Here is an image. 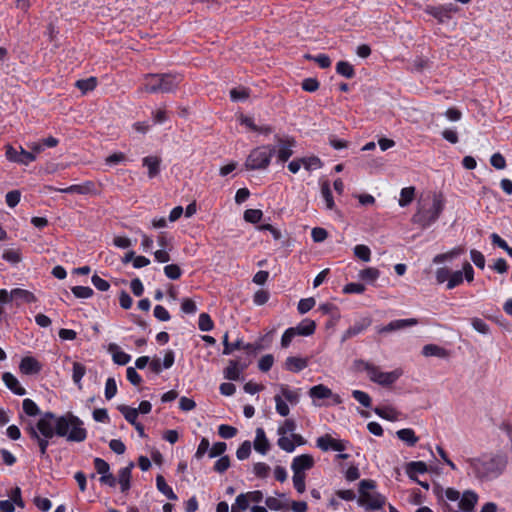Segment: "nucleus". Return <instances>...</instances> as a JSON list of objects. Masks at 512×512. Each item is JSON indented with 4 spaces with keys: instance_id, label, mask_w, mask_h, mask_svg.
Returning <instances> with one entry per match:
<instances>
[{
    "instance_id": "c03bdc74",
    "label": "nucleus",
    "mask_w": 512,
    "mask_h": 512,
    "mask_svg": "<svg viewBox=\"0 0 512 512\" xmlns=\"http://www.w3.org/2000/svg\"><path fill=\"white\" fill-rule=\"evenodd\" d=\"M379 275H380L379 270L376 269V268H373V267H369V268L363 269L359 273V277L362 280H365V281H368V282L375 281L379 277Z\"/></svg>"
},
{
    "instance_id": "c756f323",
    "label": "nucleus",
    "mask_w": 512,
    "mask_h": 512,
    "mask_svg": "<svg viewBox=\"0 0 512 512\" xmlns=\"http://www.w3.org/2000/svg\"><path fill=\"white\" fill-rule=\"evenodd\" d=\"M462 253H464V248H462V247L453 248L452 250H450V251H448L446 253H442V254L436 255L433 258V263L440 264V263H443L445 261H451L454 258H456L459 255H461Z\"/></svg>"
},
{
    "instance_id": "680f3d73",
    "label": "nucleus",
    "mask_w": 512,
    "mask_h": 512,
    "mask_svg": "<svg viewBox=\"0 0 512 512\" xmlns=\"http://www.w3.org/2000/svg\"><path fill=\"white\" fill-rule=\"evenodd\" d=\"M427 12L436 18L439 22H444L445 20L449 19L448 14H446V11L442 9L441 6L437 7H430L427 9Z\"/></svg>"
},
{
    "instance_id": "f257e3e1",
    "label": "nucleus",
    "mask_w": 512,
    "mask_h": 512,
    "mask_svg": "<svg viewBox=\"0 0 512 512\" xmlns=\"http://www.w3.org/2000/svg\"><path fill=\"white\" fill-rule=\"evenodd\" d=\"M83 425V421L71 412L62 416L45 412L35 424L29 422L24 430L38 445L41 456H45L49 440L54 436L66 438L69 442H83L87 437V431Z\"/></svg>"
},
{
    "instance_id": "2f4dec72",
    "label": "nucleus",
    "mask_w": 512,
    "mask_h": 512,
    "mask_svg": "<svg viewBox=\"0 0 512 512\" xmlns=\"http://www.w3.org/2000/svg\"><path fill=\"white\" fill-rule=\"evenodd\" d=\"M118 410L131 425H136L138 418V410L127 405H119Z\"/></svg>"
},
{
    "instance_id": "ddd939ff",
    "label": "nucleus",
    "mask_w": 512,
    "mask_h": 512,
    "mask_svg": "<svg viewBox=\"0 0 512 512\" xmlns=\"http://www.w3.org/2000/svg\"><path fill=\"white\" fill-rule=\"evenodd\" d=\"M19 368L23 374L33 375L41 371L42 365L34 357L27 356L21 360Z\"/></svg>"
},
{
    "instance_id": "b1692460",
    "label": "nucleus",
    "mask_w": 512,
    "mask_h": 512,
    "mask_svg": "<svg viewBox=\"0 0 512 512\" xmlns=\"http://www.w3.org/2000/svg\"><path fill=\"white\" fill-rule=\"evenodd\" d=\"M397 437L408 446L413 447L419 440L411 428L400 429L396 432Z\"/></svg>"
},
{
    "instance_id": "37998d69",
    "label": "nucleus",
    "mask_w": 512,
    "mask_h": 512,
    "mask_svg": "<svg viewBox=\"0 0 512 512\" xmlns=\"http://www.w3.org/2000/svg\"><path fill=\"white\" fill-rule=\"evenodd\" d=\"M198 326L201 331L208 332L213 329L214 323L207 313H201L199 315Z\"/></svg>"
},
{
    "instance_id": "473e14b6",
    "label": "nucleus",
    "mask_w": 512,
    "mask_h": 512,
    "mask_svg": "<svg viewBox=\"0 0 512 512\" xmlns=\"http://www.w3.org/2000/svg\"><path fill=\"white\" fill-rule=\"evenodd\" d=\"M278 496L279 498L272 496L266 498L265 504L269 509L273 511H281L287 508V503L281 500V498L285 499V494H278Z\"/></svg>"
},
{
    "instance_id": "603ef678",
    "label": "nucleus",
    "mask_w": 512,
    "mask_h": 512,
    "mask_svg": "<svg viewBox=\"0 0 512 512\" xmlns=\"http://www.w3.org/2000/svg\"><path fill=\"white\" fill-rule=\"evenodd\" d=\"M463 282V272L458 270L453 273L450 272L447 282V289L451 290Z\"/></svg>"
},
{
    "instance_id": "a211bd4d",
    "label": "nucleus",
    "mask_w": 512,
    "mask_h": 512,
    "mask_svg": "<svg viewBox=\"0 0 512 512\" xmlns=\"http://www.w3.org/2000/svg\"><path fill=\"white\" fill-rule=\"evenodd\" d=\"M308 366L306 358L290 356L285 360L284 367L286 370L297 373Z\"/></svg>"
},
{
    "instance_id": "2eb2a0df",
    "label": "nucleus",
    "mask_w": 512,
    "mask_h": 512,
    "mask_svg": "<svg viewBox=\"0 0 512 512\" xmlns=\"http://www.w3.org/2000/svg\"><path fill=\"white\" fill-rule=\"evenodd\" d=\"M254 449L262 455L267 454L270 449V443L266 438L265 431L263 428L256 429V437L254 440Z\"/></svg>"
},
{
    "instance_id": "cd10ccee",
    "label": "nucleus",
    "mask_w": 512,
    "mask_h": 512,
    "mask_svg": "<svg viewBox=\"0 0 512 512\" xmlns=\"http://www.w3.org/2000/svg\"><path fill=\"white\" fill-rule=\"evenodd\" d=\"M309 395L314 399H326L332 396V390L323 384H318L310 388Z\"/></svg>"
},
{
    "instance_id": "c85d7f7f",
    "label": "nucleus",
    "mask_w": 512,
    "mask_h": 512,
    "mask_svg": "<svg viewBox=\"0 0 512 512\" xmlns=\"http://www.w3.org/2000/svg\"><path fill=\"white\" fill-rule=\"evenodd\" d=\"M86 374V367L80 362H73L72 380L78 389H82V378Z\"/></svg>"
},
{
    "instance_id": "13d9d810",
    "label": "nucleus",
    "mask_w": 512,
    "mask_h": 512,
    "mask_svg": "<svg viewBox=\"0 0 512 512\" xmlns=\"http://www.w3.org/2000/svg\"><path fill=\"white\" fill-rule=\"evenodd\" d=\"M315 303V299L312 297L304 298L299 301L297 309L300 314H305L315 306Z\"/></svg>"
},
{
    "instance_id": "f8f14e48",
    "label": "nucleus",
    "mask_w": 512,
    "mask_h": 512,
    "mask_svg": "<svg viewBox=\"0 0 512 512\" xmlns=\"http://www.w3.org/2000/svg\"><path fill=\"white\" fill-rule=\"evenodd\" d=\"M477 502L478 495L472 490H466L459 501V511L474 512Z\"/></svg>"
},
{
    "instance_id": "423d86ee",
    "label": "nucleus",
    "mask_w": 512,
    "mask_h": 512,
    "mask_svg": "<svg viewBox=\"0 0 512 512\" xmlns=\"http://www.w3.org/2000/svg\"><path fill=\"white\" fill-rule=\"evenodd\" d=\"M359 370H364L367 372L369 379L372 382H375L381 386H390L394 384L403 374L401 369H395L390 372H382L380 369L364 360H359L356 362Z\"/></svg>"
},
{
    "instance_id": "a19ab883",
    "label": "nucleus",
    "mask_w": 512,
    "mask_h": 512,
    "mask_svg": "<svg viewBox=\"0 0 512 512\" xmlns=\"http://www.w3.org/2000/svg\"><path fill=\"white\" fill-rule=\"evenodd\" d=\"M76 298L87 299L93 296L94 291L88 286H74L71 289Z\"/></svg>"
},
{
    "instance_id": "dca6fc26",
    "label": "nucleus",
    "mask_w": 512,
    "mask_h": 512,
    "mask_svg": "<svg viewBox=\"0 0 512 512\" xmlns=\"http://www.w3.org/2000/svg\"><path fill=\"white\" fill-rule=\"evenodd\" d=\"M370 324V319H362L361 321L354 323L344 332L342 336V341H346L347 339L362 333L370 326Z\"/></svg>"
},
{
    "instance_id": "bf43d9fd",
    "label": "nucleus",
    "mask_w": 512,
    "mask_h": 512,
    "mask_svg": "<svg viewBox=\"0 0 512 512\" xmlns=\"http://www.w3.org/2000/svg\"><path fill=\"white\" fill-rule=\"evenodd\" d=\"M93 463H94V468H95L96 472L98 474H100L101 476L110 472V466H109L108 462H106L104 459L96 457L94 459Z\"/></svg>"
},
{
    "instance_id": "bb28decb",
    "label": "nucleus",
    "mask_w": 512,
    "mask_h": 512,
    "mask_svg": "<svg viewBox=\"0 0 512 512\" xmlns=\"http://www.w3.org/2000/svg\"><path fill=\"white\" fill-rule=\"evenodd\" d=\"M427 471V465L423 461H412L407 464L406 472L410 479L417 480L415 474H423Z\"/></svg>"
},
{
    "instance_id": "79ce46f5",
    "label": "nucleus",
    "mask_w": 512,
    "mask_h": 512,
    "mask_svg": "<svg viewBox=\"0 0 512 512\" xmlns=\"http://www.w3.org/2000/svg\"><path fill=\"white\" fill-rule=\"evenodd\" d=\"M262 216L263 212L259 209H247L243 217L246 222L256 224L261 220Z\"/></svg>"
},
{
    "instance_id": "20e7f679",
    "label": "nucleus",
    "mask_w": 512,
    "mask_h": 512,
    "mask_svg": "<svg viewBox=\"0 0 512 512\" xmlns=\"http://www.w3.org/2000/svg\"><path fill=\"white\" fill-rule=\"evenodd\" d=\"M181 81L182 76L180 74H146L141 90L148 93H171L178 88Z\"/></svg>"
},
{
    "instance_id": "0eeeda50",
    "label": "nucleus",
    "mask_w": 512,
    "mask_h": 512,
    "mask_svg": "<svg viewBox=\"0 0 512 512\" xmlns=\"http://www.w3.org/2000/svg\"><path fill=\"white\" fill-rule=\"evenodd\" d=\"M276 149L271 145H264L253 149L248 155L245 167L249 170L266 169L275 154Z\"/></svg>"
},
{
    "instance_id": "864d4df0",
    "label": "nucleus",
    "mask_w": 512,
    "mask_h": 512,
    "mask_svg": "<svg viewBox=\"0 0 512 512\" xmlns=\"http://www.w3.org/2000/svg\"><path fill=\"white\" fill-rule=\"evenodd\" d=\"M165 275L172 280H177L180 278L182 271L177 264H169L164 267Z\"/></svg>"
},
{
    "instance_id": "9d476101",
    "label": "nucleus",
    "mask_w": 512,
    "mask_h": 512,
    "mask_svg": "<svg viewBox=\"0 0 512 512\" xmlns=\"http://www.w3.org/2000/svg\"><path fill=\"white\" fill-rule=\"evenodd\" d=\"M314 466V459L309 454H302L296 456L291 464L293 473H304L306 470H310Z\"/></svg>"
},
{
    "instance_id": "69168bd1",
    "label": "nucleus",
    "mask_w": 512,
    "mask_h": 512,
    "mask_svg": "<svg viewBox=\"0 0 512 512\" xmlns=\"http://www.w3.org/2000/svg\"><path fill=\"white\" fill-rule=\"evenodd\" d=\"M2 258L12 264L19 263L21 261V256L18 250L8 249L5 250Z\"/></svg>"
},
{
    "instance_id": "6e6552de",
    "label": "nucleus",
    "mask_w": 512,
    "mask_h": 512,
    "mask_svg": "<svg viewBox=\"0 0 512 512\" xmlns=\"http://www.w3.org/2000/svg\"><path fill=\"white\" fill-rule=\"evenodd\" d=\"M418 321L415 318H409V319H397L393 320L390 323H388L385 326L379 327L377 329V332L379 334H385L390 333L394 331H398L401 329H405L407 327L415 326L417 325Z\"/></svg>"
},
{
    "instance_id": "f704fd0d",
    "label": "nucleus",
    "mask_w": 512,
    "mask_h": 512,
    "mask_svg": "<svg viewBox=\"0 0 512 512\" xmlns=\"http://www.w3.org/2000/svg\"><path fill=\"white\" fill-rule=\"evenodd\" d=\"M415 197V187H405L400 192L399 206L406 207L408 206Z\"/></svg>"
},
{
    "instance_id": "338daca9",
    "label": "nucleus",
    "mask_w": 512,
    "mask_h": 512,
    "mask_svg": "<svg viewBox=\"0 0 512 512\" xmlns=\"http://www.w3.org/2000/svg\"><path fill=\"white\" fill-rule=\"evenodd\" d=\"M20 198H21V193L19 190L9 191L5 196L6 203L11 208L15 207L19 203Z\"/></svg>"
},
{
    "instance_id": "4d7b16f0",
    "label": "nucleus",
    "mask_w": 512,
    "mask_h": 512,
    "mask_svg": "<svg viewBox=\"0 0 512 512\" xmlns=\"http://www.w3.org/2000/svg\"><path fill=\"white\" fill-rule=\"evenodd\" d=\"M251 454V442L244 441L236 451V456L239 460L247 459Z\"/></svg>"
},
{
    "instance_id": "4be33fe9",
    "label": "nucleus",
    "mask_w": 512,
    "mask_h": 512,
    "mask_svg": "<svg viewBox=\"0 0 512 512\" xmlns=\"http://www.w3.org/2000/svg\"><path fill=\"white\" fill-rule=\"evenodd\" d=\"M297 335L300 336H310L315 332L316 323L311 319L302 320L297 326L292 327Z\"/></svg>"
},
{
    "instance_id": "1a4fd4ad",
    "label": "nucleus",
    "mask_w": 512,
    "mask_h": 512,
    "mask_svg": "<svg viewBox=\"0 0 512 512\" xmlns=\"http://www.w3.org/2000/svg\"><path fill=\"white\" fill-rule=\"evenodd\" d=\"M317 446L323 451L331 449L342 452L346 449V442L334 439L329 434H326L317 439Z\"/></svg>"
},
{
    "instance_id": "6e6d98bb",
    "label": "nucleus",
    "mask_w": 512,
    "mask_h": 512,
    "mask_svg": "<svg viewBox=\"0 0 512 512\" xmlns=\"http://www.w3.org/2000/svg\"><path fill=\"white\" fill-rule=\"evenodd\" d=\"M352 396L364 407L369 408L371 406V398L366 392L361 390H354L352 392Z\"/></svg>"
},
{
    "instance_id": "09e8293b",
    "label": "nucleus",
    "mask_w": 512,
    "mask_h": 512,
    "mask_svg": "<svg viewBox=\"0 0 512 512\" xmlns=\"http://www.w3.org/2000/svg\"><path fill=\"white\" fill-rule=\"evenodd\" d=\"M274 401L276 404V411L279 415L286 417L290 413L287 403L282 399L281 395H275Z\"/></svg>"
},
{
    "instance_id": "39448f33",
    "label": "nucleus",
    "mask_w": 512,
    "mask_h": 512,
    "mask_svg": "<svg viewBox=\"0 0 512 512\" xmlns=\"http://www.w3.org/2000/svg\"><path fill=\"white\" fill-rule=\"evenodd\" d=\"M376 487L373 480H362L359 483L358 504L366 510H379L385 504V497L378 492H370Z\"/></svg>"
},
{
    "instance_id": "a18cd8bd",
    "label": "nucleus",
    "mask_w": 512,
    "mask_h": 512,
    "mask_svg": "<svg viewBox=\"0 0 512 512\" xmlns=\"http://www.w3.org/2000/svg\"><path fill=\"white\" fill-rule=\"evenodd\" d=\"M22 407H23V411L28 416H36L40 413V410H39V407L37 406V404L29 398L23 400Z\"/></svg>"
},
{
    "instance_id": "aec40b11",
    "label": "nucleus",
    "mask_w": 512,
    "mask_h": 512,
    "mask_svg": "<svg viewBox=\"0 0 512 512\" xmlns=\"http://www.w3.org/2000/svg\"><path fill=\"white\" fill-rule=\"evenodd\" d=\"M161 159L157 156H147L143 158V166L148 168V177L154 178L160 172Z\"/></svg>"
},
{
    "instance_id": "4c0bfd02",
    "label": "nucleus",
    "mask_w": 512,
    "mask_h": 512,
    "mask_svg": "<svg viewBox=\"0 0 512 512\" xmlns=\"http://www.w3.org/2000/svg\"><path fill=\"white\" fill-rule=\"evenodd\" d=\"M280 392L286 401L295 405L299 402V394L297 391L290 390L286 385H280Z\"/></svg>"
},
{
    "instance_id": "412c9836",
    "label": "nucleus",
    "mask_w": 512,
    "mask_h": 512,
    "mask_svg": "<svg viewBox=\"0 0 512 512\" xmlns=\"http://www.w3.org/2000/svg\"><path fill=\"white\" fill-rule=\"evenodd\" d=\"M93 189H94V183L91 181H87L82 185H71L67 188L56 189V191L61 192V193H68V194L77 193V194L83 195V194L91 193L93 191Z\"/></svg>"
},
{
    "instance_id": "72a5a7b5",
    "label": "nucleus",
    "mask_w": 512,
    "mask_h": 512,
    "mask_svg": "<svg viewBox=\"0 0 512 512\" xmlns=\"http://www.w3.org/2000/svg\"><path fill=\"white\" fill-rule=\"evenodd\" d=\"M374 412L381 418L389 420V421H396L398 420L399 412L396 411L392 407H376L374 409Z\"/></svg>"
},
{
    "instance_id": "f03ea898",
    "label": "nucleus",
    "mask_w": 512,
    "mask_h": 512,
    "mask_svg": "<svg viewBox=\"0 0 512 512\" xmlns=\"http://www.w3.org/2000/svg\"><path fill=\"white\" fill-rule=\"evenodd\" d=\"M445 208V198L442 193L428 192L422 195L417 202V210L411 221L421 229L434 224Z\"/></svg>"
},
{
    "instance_id": "5fc2aeb1",
    "label": "nucleus",
    "mask_w": 512,
    "mask_h": 512,
    "mask_svg": "<svg viewBox=\"0 0 512 512\" xmlns=\"http://www.w3.org/2000/svg\"><path fill=\"white\" fill-rule=\"evenodd\" d=\"M237 429L233 426L221 424L218 427V434L220 437L224 439H230L233 438L237 434Z\"/></svg>"
},
{
    "instance_id": "a878e982",
    "label": "nucleus",
    "mask_w": 512,
    "mask_h": 512,
    "mask_svg": "<svg viewBox=\"0 0 512 512\" xmlns=\"http://www.w3.org/2000/svg\"><path fill=\"white\" fill-rule=\"evenodd\" d=\"M241 371L238 360H230L228 366L224 369V377L227 380L237 381L240 379Z\"/></svg>"
},
{
    "instance_id": "de8ad7c7",
    "label": "nucleus",
    "mask_w": 512,
    "mask_h": 512,
    "mask_svg": "<svg viewBox=\"0 0 512 512\" xmlns=\"http://www.w3.org/2000/svg\"><path fill=\"white\" fill-rule=\"evenodd\" d=\"M302 165L306 170H315L322 167V162L318 157H307V158H301Z\"/></svg>"
},
{
    "instance_id": "7c9ffc66",
    "label": "nucleus",
    "mask_w": 512,
    "mask_h": 512,
    "mask_svg": "<svg viewBox=\"0 0 512 512\" xmlns=\"http://www.w3.org/2000/svg\"><path fill=\"white\" fill-rule=\"evenodd\" d=\"M11 296L13 300H21L26 303H32L36 301V297L32 292L21 288H15L11 290Z\"/></svg>"
},
{
    "instance_id": "774afa93",
    "label": "nucleus",
    "mask_w": 512,
    "mask_h": 512,
    "mask_svg": "<svg viewBox=\"0 0 512 512\" xmlns=\"http://www.w3.org/2000/svg\"><path fill=\"white\" fill-rule=\"evenodd\" d=\"M490 163L498 170H502L506 167V160L501 153H494L490 158Z\"/></svg>"
},
{
    "instance_id": "f3484780",
    "label": "nucleus",
    "mask_w": 512,
    "mask_h": 512,
    "mask_svg": "<svg viewBox=\"0 0 512 512\" xmlns=\"http://www.w3.org/2000/svg\"><path fill=\"white\" fill-rule=\"evenodd\" d=\"M2 380L5 385L16 395L23 396L26 394V390L19 385V381L12 373H3Z\"/></svg>"
},
{
    "instance_id": "e433bc0d",
    "label": "nucleus",
    "mask_w": 512,
    "mask_h": 512,
    "mask_svg": "<svg viewBox=\"0 0 512 512\" xmlns=\"http://www.w3.org/2000/svg\"><path fill=\"white\" fill-rule=\"evenodd\" d=\"M97 85V79L95 77H89L87 79H80L76 81L75 86L83 93H87L95 89Z\"/></svg>"
},
{
    "instance_id": "8fccbe9b",
    "label": "nucleus",
    "mask_w": 512,
    "mask_h": 512,
    "mask_svg": "<svg viewBox=\"0 0 512 512\" xmlns=\"http://www.w3.org/2000/svg\"><path fill=\"white\" fill-rule=\"evenodd\" d=\"M471 325L472 327L481 334H489L490 333V327L489 325L483 321L480 318L474 317L471 319Z\"/></svg>"
},
{
    "instance_id": "c9c22d12",
    "label": "nucleus",
    "mask_w": 512,
    "mask_h": 512,
    "mask_svg": "<svg viewBox=\"0 0 512 512\" xmlns=\"http://www.w3.org/2000/svg\"><path fill=\"white\" fill-rule=\"evenodd\" d=\"M336 72L348 79L353 78L355 71L353 66L346 61H339L336 65Z\"/></svg>"
},
{
    "instance_id": "9b49d317",
    "label": "nucleus",
    "mask_w": 512,
    "mask_h": 512,
    "mask_svg": "<svg viewBox=\"0 0 512 512\" xmlns=\"http://www.w3.org/2000/svg\"><path fill=\"white\" fill-rule=\"evenodd\" d=\"M279 149L277 151V157L280 162H286L292 155V147L295 146V140L293 138H278Z\"/></svg>"
},
{
    "instance_id": "49530a36",
    "label": "nucleus",
    "mask_w": 512,
    "mask_h": 512,
    "mask_svg": "<svg viewBox=\"0 0 512 512\" xmlns=\"http://www.w3.org/2000/svg\"><path fill=\"white\" fill-rule=\"evenodd\" d=\"M292 481L298 493L302 494L305 492V473H293Z\"/></svg>"
},
{
    "instance_id": "0e129e2a",
    "label": "nucleus",
    "mask_w": 512,
    "mask_h": 512,
    "mask_svg": "<svg viewBox=\"0 0 512 512\" xmlns=\"http://www.w3.org/2000/svg\"><path fill=\"white\" fill-rule=\"evenodd\" d=\"M230 467V458L221 456L214 464V470L218 473H224Z\"/></svg>"
},
{
    "instance_id": "052dcab7",
    "label": "nucleus",
    "mask_w": 512,
    "mask_h": 512,
    "mask_svg": "<svg viewBox=\"0 0 512 512\" xmlns=\"http://www.w3.org/2000/svg\"><path fill=\"white\" fill-rule=\"evenodd\" d=\"M117 393V384L114 378H108L105 384V397L107 400L112 399Z\"/></svg>"
},
{
    "instance_id": "393cba45",
    "label": "nucleus",
    "mask_w": 512,
    "mask_h": 512,
    "mask_svg": "<svg viewBox=\"0 0 512 512\" xmlns=\"http://www.w3.org/2000/svg\"><path fill=\"white\" fill-rule=\"evenodd\" d=\"M422 354L425 357H439V358H445L448 356V352L445 348L440 347L435 344H427L422 349Z\"/></svg>"
},
{
    "instance_id": "e2e57ef3",
    "label": "nucleus",
    "mask_w": 512,
    "mask_h": 512,
    "mask_svg": "<svg viewBox=\"0 0 512 512\" xmlns=\"http://www.w3.org/2000/svg\"><path fill=\"white\" fill-rule=\"evenodd\" d=\"M365 291V286L361 283L351 282L344 286L343 292L346 294H361Z\"/></svg>"
},
{
    "instance_id": "7ed1b4c3",
    "label": "nucleus",
    "mask_w": 512,
    "mask_h": 512,
    "mask_svg": "<svg viewBox=\"0 0 512 512\" xmlns=\"http://www.w3.org/2000/svg\"><path fill=\"white\" fill-rule=\"evenodd\" d=\"M467 464L474 476L481 481L498 478L506 469L508 460L504 454H483L477 458H467Z\"/></svg>"
},
{
    "instance_id": "5701e85b",
    "label": "nucleus",
    "mask_w": 512,
    "mask_h": 512,
    "mask_svg": "<svg viewBox=\"0 0 512 512\" xmlns=\"http://www.w3.org/2000/svg\"><path fill=\"white\" fill-rule=\"evenodd\" d=\"M156 486L169 500L175 501L178 499L172 488L166 483L165 478L160 474L156 476Z\"/></svg>"
},
{
    "instance_id": "6ab92c4d",
    "label": "nucleus",
    "mask_w": 512,
    "mask_h": 512,
    "mask_svg": "<svg viewBox=\"0 0 512 512\" xmlns=\"http://www.w3.org/2000/svg\"><path fill=\"white\" fill-rule=\"evenodd\" d=\"M108 352L112 354L113 361L118 365H126L130 362L131 356L119 349L115 343L108 345Z\"/></svg>"
},
{
    "instance_id": "58836bf2",
    "label": "nucleus",
    "mask_w": 512,
    "mask_h": 512,
    "mask_svg": "<svg viewBox=\"0 0 512 512\" xmlns=\"http://www.w3.org/2000/svg\"><path fill=\"white\" fill-rule=\"evenodd\" d=\"M321 193L325 200L327 209L332 210L335 207V203H334L332 192H331L330 185L328 182H324L322 184Z\"/></svg>"
},
{
    "instance_id": "4468645a",
    "label": "nucleus",
    "mask_w": 512,
    "mask_h": 512,
    "mask_svg": "<svg viewBox=\"0 0 512 512\" xmlns=\"http://www.w3.org/2000/svg\"><path fill=\"white\" fill-rule=\"evenodd\" d=\"M134 463L130 462L126 467L118 471L117 482L120 484L121 492L126 493L131 487V472Z\"/></svg>"
},
{
    "instance_id": "3c124183",
    "label": "nucleus",
    "mask_w": 512,
    "mask_h": 512,
    "mask_svg": "<svg viewBox=\"0 0 512 512\" xmlns=\"http://www.w3.org/2000/svg\"><path fill=\"white\" fill-rule=\"evenodd\" d=\"M277 444L282 450L288 453H291L295 450V443H293L292 438H289L286 435H280Z\"/></svg>"
},
{
    "instance_id": "ea45409f",
    "label": "nucleus",
    "mask_w": 512,
    "mask_h": 512,
    "mask_svg": "<svg viewBox=\"0 0 512 512\" xmlns=\"http://www.w3.org/2000/svg\"><path fill=\"white\" fill-rule=\"evenodd\" d=\"M354 255L364 262H369L371 258V250L368 246L359 244L354 247Z\"/></svg>"
}]
</instances>
